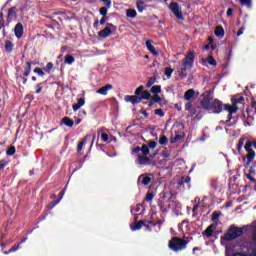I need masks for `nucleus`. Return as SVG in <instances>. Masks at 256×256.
<instances>
[{"instance_id":"f257e3e1","label":"nucleus","mask_w":256,"mask_h":256,"mask_svg":"<svg viewBox=\"0 0 256 256\" xmlns=\"http://www.w3.org/2000/svg\"><path fill=\"white\" fill-rule=\"evenodd\" d=\"M221 245H225V256H256V221L242 228L231 225Z\"/></svg>"},{"instance_id":"f03ea898","label":"nucleus","mask_w":256,"mask_h":256,"mask_svg":"<svg viewBox=\"0 0 256 256\" xmlns=\"http://www.w3.org/2000/svg\"><path fill=\"white\" fill-rule=\"evenodd\" d=\"M194 63L195 54L193 52H189L178 66V75L181 79H185L187 77V71H191V69H193Z\"/></svg>"},{"instance_id":"7ed1b4c3","label":"nucleus","mask_w":256,"mask_h":256,"mask_svg":"<svg viewBox=\"0 0 256 256\" xmlns=\"http://www.w3.org/2000/svg\"><path fill=\"white\" fill-rule=\"evenodd\" d=\"M231 104H224V111H228V119L227 123L233 119V113H237L239 111V107H237L238 103H243L245 101V98L243 96H234L231 99Z\"/></svg>"},{"instance_id":"20e7f679","label":"nucleus","mask_w":256,"mask_h":256,"mask_svg":"<svg viewBox=\"0 0 256 256\" xmlns=\"http://www.w3.org/2000/svg\"><path fill=\"white\" fill-rule=\"evenodd\" d=\"M168 247L171 251L179 253V251H183V249L187 248V241L179 237H174L169 241Z\"/></svg>"},{"instance_id":"39448f33","label":"nucleus","mask_w":256,"mask_h":256,"mask_svg":"<svg viewBox=\"0 0 256 256\" xmlns=\"http://www.w3.org/2000/svg\"><path fill=\"white\" fill-rule=\"evenodd\" d=\"M117 31V26L107 23L106 27L98 33V37L101 39H107L110 35H113Z\"/></svg>"},{"instance_id":"423d86ee","label":"nucleus","mask_w":256,"mask_h":256,"mask_svg":"<svg viewBox=\"0 0 256 256\" xmlns=\"http://www.w3.org/2000/svg\"><path fill=\"white\" fill-rule=\"evenodd\" d=\"M170 11L173 12L175 15L176 19H179L180 21H183L185 18L183 17V11L179 3L177 2H172L169 5Z\"/></svg>"},{"instance_id":"0eeeda50","label":"nucleus","mask_w":256,"mask_h":256,"mask_svg":"<svg viewBox=\"0 0 256 256\" xmlns=\"http://www.w3.org/2000/svg\"><path fill=\"white\" fill-rule=\"evenodd\" d=\"M11 1L13 0H8L3 8L7 7V5H9V3H11ZM20 8L19 11L22 15H25V13H27V11H29V9H31V2H29L28 0H20Z\"/></svg>"},{"instance_id":"6e6552de","label":"nucleus","mask_w":256,"mask_h":256,"mask_svg":"<svg viewBox=\"0 0 256 256\" xmlns=\"http://www.w3.org/2000/svg\"><path fill=\"white\" fill-rule=\"evenodd\" d=\"M210 111L216 114L221 113V111H223V102H221V100L215 99L210 106Z\"/></svg>"},{"instance_id":"1a4fd4ad","label":"nucleus","mask_w":256,"mask_h":256,"mask_svg":"<svg viewBox=\"0 0 256 256\" xmlns=\"http://www.w3.org/2000/svg\"><path fill=\"white\" fill-rule=\"evenodd\" d=\"M23 24L21 22L17 23L14 28L15 37L21 39L23 37Z\"/></svg>"},{"instance_id":"9d476101","label":"nucleus","mask_w":256,"mask_h":256,"mask_svg":"<svg viewBox=\"0 0 256 256\" xmlns=\"http://www.w3.org/2000/svg\"><path fill=\"white\" fill-rule=\"evenodd\" d=\"M113 89V85L111 84H106L104 87H101L96 91L98 95H108L109 91Z\"/></svg>"},{"instance_id":"9b49d317","label":"nucleus","mask_w":256,"mask_h":256,"mask_svg":"<svg viewBox=\"0 0 256 256\" xmlns=\"http://www.w3.org/2000/svg\"><path fill=\"white\" fill-rule=\"evenodd\" d=\"M179 187L183 185H187V189H191V177L190 176H183L180 181L178 182Z\"/></svg>"},{"instance_id":"f8f14e48","label":"nucleus","mask_w":256,"mask_h":256,"mask_svg":"<svg viewBox=\"0 0 256 256\" xmlns=\"http://www.w3.org/2000/svg\"><path fill=\"white\" fill-rule=\"evenodd\" d=\"M151 178L146 174H142L138 177V185H149Z\"/></svg>"},{"instance_id":"ddd939ff","label":"nucleus","mask_w":256,"mask_h":256,"mask_svg":"<svg viewBox=\"0 0 256 256\" xmlns=\"http://www.w3.org/2000/svg\"><path fill=\"white\" fill-rule=\"evenodd\" d=\"M211 104L212 102L209 97H205L201 101V107H203V109H206L207 111H211Z\"/></svg>"},{"instance_id":"4468645a","label":"nucleus","mask_w":256,"mask_h":256,"mask_svg":"<svg viewBox=\"0 0 256 256\" xmlns=\"http://www.w3.org/2000/svg\"><path fill=\"white\" fill-rule=\"evenodd\" d=\"M137 165H149V157L143 156V155H138L136 159Z\"/></svg>"},{"instance_id":"2eb2a0df","label":"nucleus","mask_w":256,"mask_h":256,"mask_svg":"<svg viewBox=\"0 0 256 256\" xmlns=\"http://www.w3.org/2000/svg\"><path fill=\"white\" fill-rule=\"evenodd\" d=\"M126 101L132 103V105H137V103H141V98L136 94L134 96H127Z\"/></svg>"},{"instance_id":"dca6fc26","label":"nucleus","mask_w":256,"mask_h":256,"mask_svg":"<svg viewBox=\"0 0 256 256\" xmlns=\"http://www.w3.org/2000/svg\"><path fill=\"white\" fill-rule=\"evenodd\" d=\"M185 110L190 111L191 117H193V115H197V108H193V103H191L190 100L185 104Z\"/></svg>"},{"instance_id":"f3484780","label":"nucleus","mask_w":256,"mask_h":256,"mask_svg":"<svg viewBox=\"0 0 256 256\" xmlns=\"http://www.w3.org/2000/svg\"><path fill=\"white\" fill-rule=\"evenodd\" d=\"M246 159H247L246 165L247 166L251 165V163H253V159H255V150L247 151Z\"/></svg>"},{"instance_id":"a211bd4d","label":"nucleus","mask_w":256,"mask_h":256,"mask_svg":"<svg viewBox=\"0 0 256 256\" xmlns=\"http://www.w3.org/2000/svg\"><path fill=\"white\" fill-rule=\"evenodd\" d=\"M195 97V90L189 89L184 93L185 101H191Z\"/></svg>"},{"instance_id":"6ab92c4d","label":"nucleus","mask_w":256,"mask_h":256,"mask_svg":"<svg viewBox=\"0 0 256 256\" xmlns=\"http://www.w3.org/2000/svg\"><path fill=\"white\" fill-rule=\"evenodd\" d=\"M146 47L148 51L152 53V55H156V56L159 55V52H157V50L155 49V46L151 44V40L146 41Z\"/></svg>"},{"instance_id":"aec40b11","label":"nucleus","mask_w":256,"mask_h":256,"mask_svg":"<svg viewBox=\"0 0 256 256\" xmlns=\"http://www.w3.org/2000/svg\"><path fill=\"white\" fill-rule=\"evenodd\" d=\"M85 105V98L78 99V102L72 106L73 111H79Z\"/></svg>"},{"instance_id":"412c9836","label":"nucleus","mask_w":256,"mask_h":256,"mask_svg":"<svg viewBox=\"0 0 256 256\" xmlns=\"http://www.w3.org/2000/svg\"><path fill=\"white\" fill-rule=\"evenodd\" d=\"M17 17V7H11L8 10L7 18L8 19H15Z\"/></svg>"},{"instance_id":"4be33fe9","label":"nucleus","mask_w":256,"mask_h":256,"mask_svg":"<svg viewBox=\"0 0 256 256\" xmlns=\"http://www.w3.org/2000/svg\"><path fill=\"white\" fill-rule=\"evenodd\" d=\"M61 123L66 127H73V125H75V122L69 117L62 118Z\"/></svg>"},{"instance_id":"5701e85b","label":"nucleus","mask_w":256,"mask_h":256,"mask_svg":"<svg viewBox=\"0 0 256 256\" xmlns=\"http://www.w3.org/2000/svg\"><path fill=\"white\" fill-rule=\"evenodd\" d=\"M214 34L216 35V37H224L225 36V30L223 29L222 26H217Z\"/></svg>"},{"instance_id":"b1692460","label":"nucleus","mask_w":256,"mask_h":256,"mask_svg":"<svg viewBox=\"0 0 256 256\" xmlns=\"http://www.w3.org/2000/svg\"><path fill=\"white\" fill-rule=\"evenodd\" d=\"M139 97L140 101H147V99H151V93H149L147 90H144Z\"/></svg>"},{"instance_id":"393cba45","label":"nucleus","mask_w":256,"mask_h":256,"mask_svg":"<svg viewBox=\"0 0 256 256\" xmlns=\"http://www.w3.org/2000/svg\"><path fill=\"white\" fill-rule=\"evenodd\" d=\"M238 1L242 5V7H247L248 9H251V7H253L252 0H238Z\"/></svg>"},{"instance_id":"a878e982","label":"nucleus","mask_w":256,"mask_h":256,"mask_svg":"<svg viewBox=\"0 0 256 256\" xmlns=\"http://www.w3.org/2000/svg\"><path fill=\"white\" fill-rule=\"evenodd\" d=\"M126 16L130 19H135L137 17V11L135 9H128L126 10Z\"/></svg>"},{"instance_id":"bb28decb","label":"nucleus","mask_w":256,"mask_h":256,"mask_svg":"<svg viewBox=\"0 0 256 256\" xmlns=\"http://www.w3.org/2000/svg\"><path fill=\"white\" fill-rule=\"evenodd\" d=\"M64 63L67 65H73V63H75V58L72 55L67 54L65 56Z\"/></svg>"},{"instance_id":"cd10ccee","label":"nucleus","mask_w":256,"mask_h":256,"mask_svg":"<svg viewBox=\"0 0 256 256\" xmlns=\"http://www.w3.org/2000/svg\"><path fill=\"white\" fill-rule=\"evenodd\" d=\"M13 47H14L13 42H11L9 40H7L5 42V51H6V53H11V51H13Z\"/></svg>"},{"instance_id":"c85d7f7f","label":"nucleus","mask_w":256,"mask_h":256,"mask_svg":"<svg viewBox=\"0 0 256 256\" xmlns=\"http://www.w3.org/2000/svg\"><path fill=\"white\" fill-rule=\"evenodd\" d=\"M150 93H153L154 95H159L161 93V85H154L150 89Z\"/></svg>"},{"instance_id":"c756f323","label":"nucleus","mask_w":256,"mask_h":256,"mask_svg":"<svg viewBox=\"0 0 256 256\" xmlns=\"http://www.w3.org/2000/svg\"><path fill=\"white\" fill-rule=\"evenodd\" d=\"M136 7L139 13H143V10L146 9L145 3L143 1L137 2Z\"/></svg>"},{"instance_id":"7c9ffc66","label":"nucleus","mask_w":256,"mask_h":256,"mask_svg":"<svg viewBox=\"0 0 256 256\" xmlns=\"http://www.w3.org/2000/svg\"><path fill=\"white\" fill-rule=\"evenodd\" d=\"M141 227H143V220L138 222L137 224L135 225H131L130 228H131V231H139V229H141Z\"/></svg>"},{"instance_id":"2f4dec72","label":"nucleus","mask_w":256,"mask_h":256,"mask_svg":"<svg viewBox=\"0 0 256 256\" xmlns=\"http://www.w3.org/2000/svg\"><path fill=\"white\" fill-rule=\"evenodd\" d=\"M206 63H208L209 65H212L213 67L217 65V61L215 60V58H213V56H208L206 58Z\"/></svg>"},{"instance_id":"473e14b6","label":"nucleus","mask_w":256,"mask_h":256,"mask_svg":"<svg viewBox=\"0 0 256 256\" xmlns=\"http://www.w3.org/2000/svg\"><path fill=\"white\" fill-rule=\"evenodd\" d=\"M156 81H157V78H155V77L149 78V80H148V82H147V84H146V87H147L148 89H149L150 87H153V85H155Z\"/></svg>"},{"instance_id":"72a5a7b5","label":"nucleus","mask_w":256,"mask_h":256,"mask_svg":"<svg viewBox=\"0 0 256 256\" xmlns=\"http://www.w3.org/2000/svg\"><path fill=\"white\" fill-rule=\"evenodd\" d=\"M140 151L143 155H149V146L147 144H143Z\"/></svg>"},{"instance_id":"f704fd0d","label":"nucleus","mask_w":256,"mask_h":256,"mask_svg":"<svg viewBox=\"0 0 256 256\" xmlns=\"http://www.w3.org/2000/svg\"><path fill=\"white\" fill-rule=\"evenodd\" d=\"M173 69L172 68H169V67H167V68H165V70H164V75H166V77L168 78V79H171V75H173Z\"/></svg>"},{"instance_id":"c9c22d12","label":"nucleus","mask_w":256,"mask_h":256,"mask_svg":"<svg viewBox=\"0 0 256 256\" xmlns=\"http://www.w3.org/2000/svg\"><path fill=\"white\" fill-rule=\"evenodd\" d=\"M16 151L17 150L15 149V146H11L6 151V154L8 155V157H11V156L15 155Z\"/></svg>"},{"instance_id":"e433bc0d","label":"nucleus","mask_w":256,"mask_h":256,"mask_svg":"<svg viewBox=\"0 0 256 256\" xmlns=\"http://www.w3.org/2000/svg\"><path fill=\"white\" fill-rule=\"evenodd\" d=\"M243 145H245V138L244 137H241L239 139V142L237 144V150L238 151H241V149H243Z\"/></svg>"},{"instance_id":"4c0bfd02","label":"nucleus","mask_w":256,"mask_h":256,"mask_svg":"<svg viewBox=\"0 0 256 256\" xmlns=\"http://www.w3.org/2000/svg\"><path fill=\"white\" fill-rule=\"evenodd\" d=\"M109 9L110 8H107V6L106 7H101L100 10H99L100 15H102V17H107V13H108Z\"/></svg>"},{"instance_id":"58836bf2","label":"nucleus","mask_w":256,"mask_h":256,"mask_svg":"<svg viewBox=\"0 0 256 256\" xmlns=\"http://www.w3.org/2000/svg\"><path fill=\"white\" fill-rule=\"evenodd\" d=\"M213 227V225H211L210 227H208L205 231H204V235L206 237H211V235H213V229L211 228Z\"/></svg>"},{"instance_id":"ea45409f","label":"nucleus","mask_w":256,"mask_h":256,"mask_svg":"<svg viewBox=\"0 0 256 256\" xmlns=\"http://www.w3.org/2000/svg\"><path fill=\"white\" fill-rule=\"evenodd\" d=\"M143 227H147V225H151V227H155V223L151 220H142Z\"/></svg>"},{"instance_id":"a19ab883","label":"nucleus","mask_w":256,"mask_h":256,"mask_svg":"<svg viewBox=\"0 0 256 256\" xmlns=\"http://www.w3.org/2000/svg\"><path fill=\"white\" fill-rule=\"evenodd\" d=\"M34 73L39 75V77H43L45 75V72L41 68H39V67L34 69Z\"/></svg>"},{"instance_id":"79ce46f5","label":"nucleus","mask_w":256,"mask_h":256,"mask_svg":"<svg viewBox=\"0 0 256 256\" xmlns=\"http://www.w3.org/2000/svg\"><path fill=\"white\" fill-rule=\"evenodd\" d=\"M251 147H253V142L252 141H248L246 143V145L244 146L245 151H253V149H251Z\"/></svg>"},{"instance_id":"37998d69","label":"nucleus","mask_w":256,"mask_h":256,"mask_svg":"<svg viewBox=\"0 0 256 256\" xmlns=\"http://www.w3.org/2000/svg\"><path fill=\"white\" fill-rule=\"evenodd\" d=\"M168 139H167V136H162L160 139H159V144L160 145H167L168 143Z\"/></svg>"},{"instance_id":"c03bdc74","label":"nucleus","mask_w":256,"mask_h":256,"mask_svg":"<svg viewBox=\"0 0 256 256\" xmlns=\"http://www.w3.org/2000/svg\"><path fill=\"white\" fill-rule=\"evenodd\" d=\"M158 207L162 213H167V207H165V204L163 202H159Z\"/></svg>"},{"instance_id":"a18cd8bd","label":"nucleus","mask_w":256,"mask_h":256,"mask_svg":"<svg viewBox=\"0 0 256 256\" xmlns=\"http://www.w3.org/2000/svg\"><path fill=\"white\" fill-rule=\"evenodd\" d=\"M155 115H158V117H165V113L162 109H156L154 110Z\"/></svg>"},{"instance_id":"49530a36","label":"nucleus","mask_w":256,"mask_h":256,"mask_svg":"<svg viewBox=\"0 0 256 256\" xmlns=\"http://www.w3.org/2000/svg\"><path fill=\"white\" fill-rule=\"evenodd\" d=\"M152 101H153V103H160L161 97L159 95L155 94L154 96H152Z\"/></svg>"},{"instance_id":"de8ad7c7","label":"nucleus","mask_w":256,"mask_h":256,"mask_svg":"<svg viewBox=\"0 0 256 256\" xmlns=\"http://www.w3.org/2000/svg\"><path fill=\"white\" fill-rule=\"evenodd\" d=\"M51 69H53V63L49 62L45 68L46 73H51Z\"/></svg>"},{"instance_id":"09e8293b","label":"nucleus","mask_w":256,"mask_h":256,"mask_svg":"<svg viewBox=\"0 0 256 256\" xmlns=\"http://www.w3.org/2000/svg\"><path fill=\"white\" fill-rule=\"evenodd\" d=\"M7 165H9V162H7L5 160H0V171H1V169L6 168Z\"/></svg>"},{"instance_id":"8fccbe9b","label":"nucleus","mask_w":256,"mask_h":256,"mask_svg":"<svg viewBox=\"0 0 256 256\" xmlns=\"http://www.w3.org/2000/svg\"><path fill=\"white\" fill-rule=\"evenodd\" d=\"M154 197L155 196L153 195V193H147L145 197V201H153Z\"/></svg>"},{"instance_id":"3c124183","label":"nucleus","mask_w":256,"mask_h":256,"mask_svg":"<svg viewBox=\"0 0 256 256\" xmlns=\"http://www.w3.org/2000/svg\"><path fill=\"white\" fill-rule=\"evenodd\" d=\"M155 147H157V142L155 141H150L148 143V149H155Z\"/></svg>"},{"instance_id":"603ef678","label":"nucleus","mask_w":256,"mask_h":256,"mask_svg":"<svg viewBox=\"0 0 256 256\" xmlns=\"http://www.w3.org/2000/svg\"><path fill=\"white\" fill-rule=\"evenodd\" d=\"M180 139H183V135L181 134H176L174 139L172 140V143H177Z\"/></svg>"},{"instance_id":"864d4df0","label":"nucleus","mask_w":256,"mask_h":256,"mask_svg":"<svg viewBox=\"0 0 256 256\" xmlns=\"http://www.w3.org/2000/svg\"><path fill=\"white\" fill-rule=\"evenodd\" d=\"M61 203V199H58L56 201H53L52 204L49 206V209H53L56 207V205H59Z\"/></svg>"},{"instance_id":"5fc2aeb1","label":"nucleus","mask_w":256,"mask_h":256,"mask_svg":"<svg viewBox=\"0 0 256 256\" xmlns=\"http://www.w3.org/2000/svg\"><path fill=\"white\" fill-rule=\"evenodd\" d=\"M143 89H144L143 86H139V87L135 90V95H138V97H139V95L142 94Z\"/></svg>"},{"instance_id":"6e6d98bb","label":"nucleus","mask_w":256,"mask_h":256,"mask_svg":"<svg viewBox=\"0 0 256 256\" xmlns=\"http://www.w3.org/2000/svg\"><path fill=\"white\" fill-rule=\"evenodd\" d=\"M101 137H102V141H104V143H107V141H109V134L103 133Z\"/></svg>"},{"instance_id":"4d7b16f0","label":"nucleus","mask_w":256,"mask_h":256,"mask_svg":"<svg viewBox=\"0 0 256 256\" xmlns=\"http://www.w3.org/2000/svg\"><path fill=\"white\" fill-rule=\"evenodd\" d=\"M137 153H141V147L137 146L132 150L133 155H137Z\"/></svg>"},{"instance_id":"13d9d810","label":"nucleus","mask_w":256,"mask_h":256,"mask_svg":"<svg viewBox=\"0 0 256 256\" xmlns=\"http://www.w3.org/2000/svg\"><path fill=\"white\" fill-rule=\"evenodd\" d=\"M245 32V27H241L238 32H237V37H241V35H243V33Z\"/></svg>"},{"instance_id":"bf43d9fd","label":"nucleus","mask_w":256,"mask_h":256,"mask_svg":"<svg viewBox=\"0 0 256 256\" xmlns=\"http://www.w3.org/2000/svg\"><path fill=\"white\" fill-rule=\"evenodd\" d=\"M219 213H217V212H214L213 214H212V221H217V219H219Z\"/></svg>"},{"instance_id":"052dcab7","label":"nucleus","mask_w":256,"mask_h":256,"mask_svg":"<svg viewBox=\"0 0 256 256\" xmlns=\"http://www.w3.org/2000/svg\"><path fill=\"white\" fill-rule=\"evenodd\" d=\"M107 16H103L99 22L100 25H105V23H107Z\"/></svg>"},{"instance_id":"680f3d73","label":"nucleus","mask_w":256,"mask_h":256,"mask_svg":"<svg viewBox=\"0 0 256 256\" xmlns=\"http://www.w3.org/2000/svg\"><path fill=\"white\" fill-rule=\"evenodd\" d=\"M65 191H67V187H65L61 192H60V197L58 199H60V201L63 199V197H65Z\"/></svg>"},{"instance_id":"e2e57ef3","label":"nucleus","mask_w":256,"mask_h":256,"mask_svg":"<svg viewBox=\"0 0 256 256\" xmlns=\"http://www.w3.org/2000/svg\"><path fill=\"white\" fill-rule=\"evenodd\" d=\"M102 3H105L107 8H111V0H101Z\"/></svg>"},{"instance_id":"0e129e2a","label":"nucleus","mask_w":256,"mask_h":256,"mask_svg":"<svg viewBox=\"0 0 256 256\" xmlns=\"http://www.w3.org/2000/svg\"><path fill=\"white\" fill-rule=\"evenodd\" d=\"M15 251H19V245L12 247L9 249V253H15Z\"/></svg>"},{"instance_id":"69168bd1","label":"nucleus","mask_w":256,"mask_h":256,"mask_svg":"<svg viewBox=\"0 0 256 256\" xmlns=\"http://www.w3.org/2000/svg\"><path fill=\"white\" fill-rule=\"evenodd\" d=\"M83 145H85V141H82L77 146V151H81L83 149Z\"/></svg>"},{"instance_id":"338daca9","label":"nucleus","mask_w":256,"mask_h":256,"mask_svg":"<svg viewBox=\"0 0 256 256\" xmlns=\"http://www.w3.org/2000/svg\"><path fill=\"white\" fill-rule=\"evenodd\" d=\"M36 87H37V89H36V93L37 94H39V93H41L43 91V88L41 87V83L38 84Z\"/></svg>"},{"instance_id":"774afa93","label":"nucleus","mask_w":256,"mask_h":256,"mask_svg":"<svg viewBox=\"0 0 256 256\" xmlns=\"http://www.w3.org/2000/svg\"><path fill=\"white\" fill-rule=\"evenodd\" d=\"M25 71H30L31 72V62H26Z\"/></svg>"}]
</instances>
